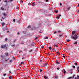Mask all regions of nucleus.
<instances>
[{"instance_id": "1", "label": "nucleus", "mask_w": 79, "mask_h": 79, "mask_svg": "<svg viewBox=\"0 0 79 79\" xmlns=\"http://www.w3.org/2000/svg\"><path fill=\"white\" fill-rule=\"evenodd\" d=\"M35 45V42H32V43H31V44L29 45V46H30V47H31L34 46Z\"/></svg>"}, {"instance_id": "2", "label": "nucleus", "mask_w": 79, "mask_h": 79, "mask_svg": "<svg viewBox=\"0 0 79 79\" xmlns=\"http://www.w3.org/2000/svg\"><path fill=\"white\" fill-rule=\"evenodd\" d=\"M6 44H5V45H2L1 46V48L4 49L5 47H6Z\"/></svg>"}, {"instance_id": "3", "label": "nucleus", "mask_w": 79, "mask_h": 79, "mask_svg": "<svg viewBox=\"0 0 79 79\" xmlns=\"http://www.w3.org/2000/svg\"><path fill=\"white\" fill-rule=\"evenodd\" d=\"M60 66L59 67H58L57 68V70H60V68H61H61H63V66H62V65L60 64Z\"/></svg>"}, {"instance_id": "4", "label": "nucleus", "mask_w": 79, "mask_h": 79, "mask_svg": "<svg viewBox=\"0 0 79 79\" xmlns=\"http://www.w3.org/2000/svg\"><path fill=\"white\" fill-rule=\"evenodd\" d=\"M75 76V75H73V77H70L67 78V79H71L72 78L73 79L74 77Z\"/></svg>"}, {"instance_id": "5", "label": "nucleus", "mask_w": 79, "mask_h": 79, "mask_svg": "<svg viewBox=\"0 0 79 79\" xmlns=\"http://www.w3.org/2000/svg\"><path fill=\"white\" fill-rule=\"evenodd\" d=\"M78 37H75V36H73V38H72V39H74L75 40H76V39H78Z\"/></svg>"}, {"instance_id": "6", "label": "nucleus", "mask_w": 79, "mask_h": 79, "mask_svg": "<svg viewBox=\"0 0 79 79\" xmlns=\"http://www.w3.org/2000/svg\"><path fill=\"white\" fill-rule=\"evenodd\" d=\"M42 6H43L45 7L46 6H47V5L44 3H43V4H42Z\"/></svg>"}, {"instance_id": "7", "label": "nucleus", "mask_w": 79, "mask_h": 79, "mask_svg": "<svg viewBox=\"0 0 79 79\" xmlns=\"http://www.w3.org/2000/svg\"><path fill=\"white\" fill-rule=\"evenodd\" d=\"M56 50V49H55V48H52V51L53 52H55Z\"/></svg>"}, {"instance_id": "8", "label": "nucleus", "mask_w": 79, "mask_h": 79, "mask_svg": "<svg viewBox=\"0 0 79 79\" xmlns=\"http://www.w3.org/2000/svg\"><path fill=\"white\" fill-rule=\"evenodd\" d=\"M44 66H45L46 67H48V65H47V63H46L44 64Z\"/></svg>"}, {"instance_id": "9", "label": "nucleus", "mask_w": 79, "mask_h": 79, "mask_svg": "<svg viewBox=\"0 0 79 79\" xmlns=\"http://www.w3.org/2000/svg\"><path fill=\"white\" fill-rule=\"evenodd\" d=\"M27 28H28L29 29H31L32 28V26L30 25L27 27Z\"/></svg>"}, {"instance_id": "10", "label": "nucleus", "mask_w": 79, "mask_h": 79, "mask_svg": "<svg viewBox=\"0 0 79 79\" xmlns=\"http://www.w3.org/2000/svg\"><path fill=\"white\" fill-rule=\"evenodd\" d=\"M75 79H79V76L78 75H77V77H75Z\"/></svg>"}, {"instance_id": "11", "label": "nucleus", "mask_w": 79, "mask_h": 79, "mask_svg": "<svg viewBox=\"0 0 79 79\" xmlns=\"http://www.w3.org/2000/svg\"><path fill=\"white\" fill-rule=\"evenodd\" d=\"M75 31H73L72 32V34L73 35H74V34H75Z\"/></svg>"}, {"instance_id": "12", "label": "nucleus", "mask_w": 79, "mask_h": 79, "mask_svg": "<svg viewBox=\"0 0 79 79\" xmlns=\"http://www.w3.org/2000/svg\"><path fill=\"white\" fill-rule=\"evenodd\" d=\"M56 64H60V63L58 61H57V60L56 61Z\"/></svg>"}, {"instance_id": "13", "label": "nucleus", "mask_w": 79, "mask_h": 79, "mask_svg": "<svg viewBox=\"0 0 79 79\" xmlns=\"http://www.w3.org/2000/svg\"><path fill=\"white\" fill-rule=\"evenodd\" d=\"M36 29H37V28H31V30H36Z\"/></svg>"}, {"instance_id": "14", "label": "nucleus", "mask_w": 79, "mask_h": 79, "mask_svg": "<svg viewBox=\"0 0 79 79\" xmlns=\"http://www.w3.org/2000/svg\"><path fill=\"white\" fill-rule=\"evenodd\" d=\"M54 47H54V48H58V45H54Z\"/></svg>"}, {"instance_id": "15", "label": "nucleus", "mask_w": 79, "mask_h": 79, "mask_svg": "<svg viewBox=\"0 0 79 79\" xmlns=\"http://www.w3.org/2000/svg\"><path fill=\"white\" fill-rule=\"evenodd\" d=\"M44 78L45 79H48V77H46V76H44Z\"/></svg>"}, {"instance_id": "16", "label": "nucleus", "mask_w": 79, "mask_h": 79, "mask_svg": "<svg viewBox=\"0 0 79 79\" xmlns=\"http://www.w3.org/2000/svg\"><path fill=\"white\" fill-rule=\"evenodd\" d=\"M8 56V53H6V56Z\"/></svg>"}, {"instance_id": "17", "label": "nucleus", "mask_w": 79, "mask_h": 79, "mask_svg": "<svg viewBox=\"0 0 79 79\" xmlns=\"http://www.w3.org/2000/svg\"><path fill=\"white\" fill-rule=\"evenodd\" d=\"M64 74H66V71L64 69Z\"/></svg>"}, {"instance_id": "18", "label": "nucleus", "mask_w": 79, "mask_h": 79, "mask_svg": "<svg viewBox=\"0 0 79 79\" xmlns=\"http://www.w3.org/2000/svg\"><path fill=\"white\" fill-rule=\"evenodd\" d=\"M54 12H55V13H58V10H54Z\"/></svg>"}, {"instance_id": "19", "label": "nucleus", "mask_w": 79, "mask_h": 79, "mask_svg": "<svg viewBox=\"0 0 79 79\" xmlns=\"http://www.w3.org/2000/svg\"><path fill=\"white\" fill-rule=\"evenodd\" d=\"M48 37H46L44 38V40H46L48 39Z\"/></svg>"}, {"instance_id": "20", "label": "nucleus", "mask_w": 79, "mask_h": 79, "mask_svg": "<svg viewBox=\"0 0 79 79\" xmlns=\"http://www.w3.org/2000/svg\"><path fill=\"white\" fill-rule=\"evenodd\" d=\"M44 48V45H42L41 46V48H42V49H43Z\"/></svg>"}, {"instance_id": "21", "label": "nucleus", "mask_w": 79, "mask_h": 79, "mask_svg": "<svg viewBox=\"0 0 79 79\" xmlns=\"http://www.w3.org/2000/svg\"><path fill=\"white\" fill-rule=\"evenodd\" d=\"M44 3V2H42L41 1H40L39 2H38V3Z\"/></svg>"}, {"instance_id": "22", "label": "nucleus", "mask_w": 79, "mask_h": 79, "mask_svg": "<svg viewBox=\"0 0 79 79\" xmlns=\"http://www.w3.org/2000/svg\"><path fill=\"white\" fill-rule=\"evenodd\" d=\"M12 77H13L12 76H11L9 77V78L10 79H12Z\"/></svg>"}, {"instance_id": "23", "label": "nucleus", "mask_w": 79, "mask_h": 79, "mask_svg": "<svg viewBox=\"0 0 79 79\" xmlns=\"http://www.w3.org/2000/svg\"><path fill=\"white\" fill-rule=\"evenodd\" d=\"M5 25V23H2V26H4Z\"/></svg>"}, {"instance_id": "24", "label": "nucleus", "mask_w": 79, "mask_h": 79, "mask_svg": "<svg viewBox=\"0 0 79 79\" xmlns=\"http://www.w3.org/2000/svg\"><path fill=\"white\" fill-rule=\"evenodd\" d=\"M13 61V60H10V61H9V62L11 63V62Z\"/></svg>"}, {"instance_id": "25", "label": "nucleus", "mask_w": 79, "mask_h": 79, "mask_svg": "<svg viewBox=\"0 0 79 79\" xmlns=\"http://www.w3.org/2000/svg\"><path fill=\"white\" fill-rule=\"evenodd\" d=\"M35 5V4L34 2L32 3V6H34Z\"/></svg>"}, {"instance_id": "26", "label": "nucleus", "mask_w": 79, "mask_h": 79, "mask_svg": "<svg viewBox=\"0 0 79 79\" xmlns=\"http://www.w3.org/2000/svg\"><path fill=\"white\" fill-rule=\"evenodd\" d=\"M74 37H78V36L77 35H76V34H75V35H74Z\"/></svg>"}, {"instance_id": "27", "label": "nucleus", "mask_w": 79, "mask_h": 79, "mask_svg": "<svg viewBox=\"0 0 79 79\" xmlns=\"http://www.w3.org/2000/svg\"><path fill=\"white\" fill-rule=\"evenodd\" d=\"M43 71V70L42 69H40V72H42Z\"/></svg>"}, {"instance_id": "28", "label": "nucleus", "mask_w": 79, "mask_h": 79, "mask_svg": "<svg viewBox=\"0 0 79 79\" xmlns=\"http://www.w3.org/2000/svg\"><path fill=\"white\" fill-rule=\"evenodd\" d=\"M5 41H7V38H5Z\"/></svg>"}, {"instance_id": "29", "label": "nucleus", "mask_w": 79, "mask_h": 79, "mask_svg": "<svg viewBox=\"0 0 79 79\" xmlns=\"http://www.w3.org/2000/svg\"><path fill=\"white\" fill-rule=\"evenodd\" d=\"M49 49H50V50H51L52 49V47H49Z\"/></svg>"}, {"instance_id": "30", "label": "nucleus", "mask_w": 79, "mask_h": 79, "mask_svg": "<svg viewBox=\"0 0 79 79\" xmlns=\"http://www.w3.org/2000/svg\"><path fill=\"white\" fill-rule=\"evenodd\" d=\"M77 65V63H74V65L76 66Z\"/></svg>"}, {"instance_id": "31", "label": "nucleus", "mask_w": 79, "mask_h": 79, "mask_svg": "<svg viewBox=\"0 0 79 79\" xmlns=\"http://www.w3.org/2000/svg\"><path fill=\"white\" fill-rule=\"evenodd\" d=\"M1 10H4V8H3L2 7H1Z\"/></svg>"}, {"instance_id": "32", "label": "nucleus", "mask_w": 79, "mask_h": 79, "mask_svg": "<svg viewBox=\"0 0 79 79\" xmlns=\"http://www.w3.org/2000/svg\"><path fill=\"white\" fill-rule=\"evenodd\" d=\"M16 40H15H15H14V41H13V42H16Z\"/></svg>"}, {"instance_id": "33", "label": "nucleus", "mask_w": 79, "mask_h": 79, "mask_svg": "<svg viewBox=\"0 0 79 79\" xmlns=\"http://www.w3.org/2000/svg\"><path fill=\"white\" fill-rule=\"evenodd\" d=\"M42 33V31H38V33Z\"/></svg>"}, {"instance_id": "34", "label": "nucleus", "mask_w": 79, "mask_h": 79, "mask_svg": "<svg viewBox=\"0 0 79 79\" xmlns=\"http://www.w3.org/2000/svg\"><path fill=\"white\" fill-rule=\"evenodd\" d=\"M21 64H24V62H21Z\"/></svg>"}, {"instance_id": "35", "label": "nucleus", "mask_w": 79, "mask_h": 79, "mask_svg": "<svg viewBox=\"0 0 79 79\" xmlns=\"http://www.w3.org/2000/svg\"><path fill=\"white\" fill-rule=\"evenodd\" d=\"M58 32L59 33H61V31H58Z\"/></svg>"}, {"instance_id": "36", "label": "nucleus", "mask_w": 79, "mask_h": 79, "mask_svg": "<svg viewBox=\"0 0 79 79\" xmlns=\"http://www.w3.org/2000/svg\"><path fill=\"white\" fill-rule=\"evenodd\" d=\"M67 9H68V10H70V7H68L67 8Z\"/></svg>"}, {"instance_id": "37", "label": "nucleus", "mask_w": 79, "mask_h": 79, "mask_svg": "<svg viewBox=\"0 0 79 79\" xmlns=\"http://www.w3.org/2000/svg\"><path fill=\"white\" fill-rule=\"evenodd\" d=\"M6 30H8V27L7 26H6Z\"/></svg>"}, {"instance_id": "38", "label": "nucleus", "mask_w": 79, "mask_h": 79, "mask_svg": "<svg viewBox=\"0 0 79 79\" xmlns=\"http://www.w3.org/2000/svg\"><path fill=\"white\" fill-rule=\"evenodd\" d=\"M70 41V40H67V42L68 43Z\"/></svg>"}, {"instance_id": "39", "label": "nucleus", "mask_w": 79, "mask_h": 79, "mask_svg": "<svg viewBox=\"0 0 79 79\" xmlns=\"http://www.w3.org/2000/svg\"><path fill=\"white\" fill-rule=\"evenodd\" d=\"M1 58L2 59L3 58V55H1Z\"/></svg>"}, {"instance_id": "40", "label": "nucleus", "mask_w": 79, "mask_h": 79, "mask_svg": "<svg viewBox=\"0 0 79 79\" xmlns=\"http://www.w3.org/2000/svg\"><path fill=\"white\" fill-rule=\"evenodd\" d=\"M37 39H38V38L36 37V38L34 40H36Z\"/></svg>"}, {"instance_id": "41", "label": "nucleus", "mask_w": 79, "mask_h": 79, "mask_svg": "<svg viewBox=\"0 0 79 79\" xmlns=\"http://www.w3.org/2000/svg\"><path fill=\"white\" fill-rule=\"evenodd\" d=\"M4 16H5V17H6V14H5V13H4Z\"/></svg>"}, {"instance_id": "42", "label": "nucleus", "mask_w": 79, "mask_h": 79, "mask_svg": "<svg viewBox=\"0 0 79 79\" xmlns=\"http://www.w3.org/2000/svg\"><path fill=\"white\" fill-rule=\"evenodd\" d=\"M58 77L57 76H55V78H58Z\"/></svg>"}, {"instance_id": "43", "label": "nucleus", "mask_w": 79, "mask_h": 79, "mask_svg": "<svg viewBox=\"0 0 79 79\" xmlns=\"http://www.w3.org/2000/svg\"><path fill=\"white\" fill-rule=\"evenodd\" d=\"M59 5H60V6H62V3H59Z\"/></svg>"}, {"instance_id": "44", "label": "nucleus", "mask_w": 79, "mask_h": 79, "mask_svg": "<svg viewBox=\"0 0 79 79\" xmlns=\"http://www.w3.org/2000/svg\"><path fill=\"white\" fill-rule=\"evenodd\" d=\"M31 52H32V50H31L30 51H29V52L30 53H31Z\"/></svg>"}, {"instance_id": "45", "label": "nucleus", "mask_w": 79, "mask_h": 79, "mask_svg": "<svg viewBox=\"0 0 79 79\" xmlns=\"http://www.w3.org/2000/svg\"><path fill=\"white\" fill-rule=\"evenodd\" d=\"M9 1L10 2H12L13 1V0H9Z\"/></svg>"}, {"instance_id": "46", "label": "nucleus", "mask_w": 79, "mask_h": 79, "mask_svg": "<svg viewBox=\"0 0 79 79\" xmlns=\"http://www.w3.org/2000/svg\"><path fill=\"white\" fill-rule=\"evenodd\" d=\"M77 44V42H75L74 43V44Z\"/></svg>"}, {"instance_id": "47", "label": "nucleus", "mask_w": 79, "mask_h": 79, "mask_svg": "<svg viewBox=\"0 0 79 79\" xmlns=\"http://www.w3.org/2000/svg\"><path fill=\"white\" fill-rule=\"evenodd\" d=\"M72 67L74 68H75V66H73Z\"/></svg>"}, {"instance_id": "48", "label": "nucleus", "mask_w": 79, "mask_h": 79, "mask_svg": "<svg viewBox=\"0 0 79 79\" xmlns=\"http://www.w3.org/2000/svg\"><path fill=\"white\" fill-rule=\"evenodd\" d=\"M20 2V3H23V1H22V0H21V2Z\"/></svg>"}, {"instance_id": "49", "label": "nucleus", "mask_w": 79, "mask_h": 79, "mask_svg": "<svg viewBox=\"0 0 79 79\" xmlns=\"http://www.w3.org/2000/svg\"><path fill=\"white\" fill-rule=\"evenodd\" d=\"M62 36V34H61L59 36L61 37Z\"/></svg>"}, {"instance_id": "50", "label": "nucleus", "mask_w": 79, "mask_h": 79, "mask_svg": "<svg viewBox=\"0 0 79 79\" xmlns=\"http://www.w3.org/2000/svg\"><path fill=\"white\" fill-rule=\"evenodd\" d=\"M9 73L12 74V73L11 72L10 70L9 71Z\"/></svg>"}, {"instance_id": "51", "label": "nucleus", "mask_w": 79, "mask_h": 79, "mask_svg": "<svg viewBox=\"0 0 79 79\" xmlns=\"http://www.w3.org/2000/svg\"><path fill=\"white\" fill-rule=\"evenodd\" d=\"M61 15L60 14L59 15V17H61Z\"/></svg>"}, {"instance_id": "52", "label": "nucleus", "mask_w": 79, "mask_h": 79, "mask_svg": "<svg viewBox=\"0 0 79 79\" xmlns=\"http://www.w3.org/2000/svg\"><path fill=\"white\" fill-rule=\"evenodd\" d=\"M31 5V3H28V5L29 6H30Z\"/></svg>"}, {"instance_id": "53", "label": "nucleus", "mask_w": 79, "mask_h": 79, "mask_svg": "<svg viewBox=\"0 0 79 79\" xmlns=\"http://www.w3.org/2000/svg\"><path fill=\"white\" fill-rule=\"evenodd\" d=\"M7 0H5L4 2H7Z\"/></svg>"}, {"instance_id": "54", "label": "nucleus", "mask_w": 79, "mask_h": 79, "mask_svg": "<svg viewBox=\"0 0 79 79\" xmlns=\"http://www.w3.org/2000/svg\"><path fill=\"white\" fill-rule=\"evenodd\" d=\"M13 21H14V22H15V19H13Z\"/></svg>"}, {"instance_id": "55", "label": "nucleus", "mask_w": 79, "mask_h": 79, "mask_svg": "<svg viewBox=\"0 0 79 79\" xmlns=\"http://www.w3.org/2000/svg\"><path fill=\"white\" fill-rule=\"evenodd\" d=\"M15 46V44H13L12 45V47H13Z\"/></svg>"}, {"instance_id": "56", "label": "nucleus", "mask_w": 79, "mask_h": 79, "mask_svg": "<svg viewBox=\"0 0 79 79\" xmlns=\"http://www.w3.org/2000/svg\"><path fill=\"white\" fill-rule=\"evenodd\" d=\"M57 18L58 19H59V16L57 17Z\"/></svg>"}, {"instance_id": "57", "label": "nucleus", "mask_w": 79, "mask_h": 79, "mask_svg": "<svg viewBox=\"0 0 79 79\" xmlns=\"http://www.w3.org/2000/svg\"><path fill=\"white\" fill-rule=\"evenodd\" d=\"M6 75V74H4V75H3V76H5Z\"/></svg>"}, {"instance_id": "58", "label": "nucleus", "mask_w": 79, "mask_h": 79, "mask_svg": "<svg viewBox=\"0 0 79 79\" xmlns=\"http://www.w3.org/2000/svg\"><path fill=\"white\" fill-rule=\"evenodd\" d=\"M21 44H24V43H21Z\"/></svg>"}, {"instance_id": "59", "label": "nucleus", "mask_w": 79, "mask_h": 79, "mask_svg": "<svg viewBox=\"0 0 79 79\" xmlns=\"http://www.w3.org/2000/svg\"><path fill=\"white\" fill-rule=\"evenodd\" d=\"M77 7H79V3L78 4Z\"/></svg>"}, {"instance_id": "60", "label": "nucleus", "mask_w": 79, "mask_h": 79, "mask_svg": "<svg viewBox=\"0 0 79 79\" xmlns=\"http://www.w3.org/2000/svg\"><path fill=\"white\" fill-rule=\"evenodd\" d=\"M79 66L77 67V69H79Z\"/></svg>"}, {"instance_id": "61", "label": "nucleus", "mask_w": 79, "mask_h": 79, "mask_svg": "<svg viewBox=\"0 0 79 79\" xmlns=\"http://www.w3.org/2000/svg\"><path fill=\"white\" fill-rule=\"evenodd\" d=\"M63 57L64 58H65V56H63Z\"/></svg>"}, {"instance_id": "62", "label": "nucleus", "mask_w": 79, "mask_h": 79, "mask_svg": "<svg viewBox=\"0 0 79 79\" xmlns=\"http://www.w3.org/2000/svg\"><path fill=\"white\" fill-rule=\"evenodd\" d=\"M24 58H25L24 57H22V59H24Z\"/></svg>"}, {"instance_id": "63", "label": "nucleus", "mask_w": 79, "mask_h": 79, "mask_svg": "<svg viewBox=\"0 0 79 79\" xmlns=\"http://www.w3.org/2000/svg\"><path fill=\"white\" fill-rule=\"evenodd\" d=\"M48 0H46V2H48Z\"/></svg>"}, {"instance_id": "64", "label": "nucleus", "mask_w": 79, "mask_h": 79, "mask_svg": "<svg viewBox=\"0 0 79 79\" xmlns=\"http://www.w3.org/2000/svg\"><path fill=\"white\" fill-rule=\"evenodd\" d=\"M70 71H72V69H70Z\"/></svg>"}]
</instances>
